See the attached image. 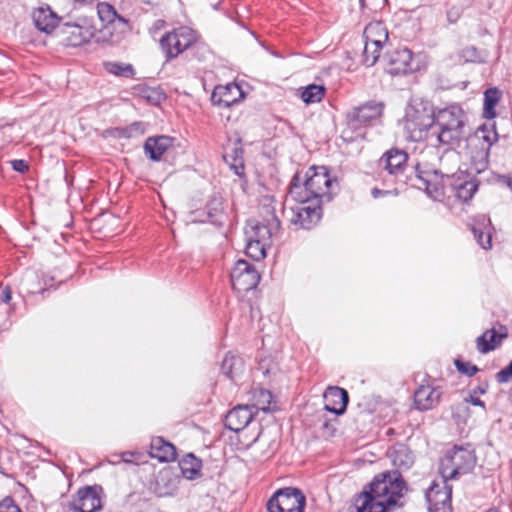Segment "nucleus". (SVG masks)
I'll return each mask as SVG.
<instances>
[{
	"mask_svg": "<svg viewBox=\"0 0 512 512\" xmlns=\"http://www.w3.org/2000/svg\"><path fill=\"white\" fill-rule=\"evenodd\" d=\"M476 464L472 450L455 447L448 451L440 462V474L443 479H455L458 475L470 472Z\"/></svg>",
	"mask_w": 512,
	"mask_h": 512,
	"instance_id": "obj_6",
	"label": "nucleus"
},
{
	"mask_svg": "<svg viewBox=\"0 0 512 512\" xmlns=\"http://www.w3.org/2000/svg\"><path fill=\"white\" fill-rule=\"evenodd\" d=\"M501 93L497 88H489L484 93L483 116L486 119H493L496 116V105L500 100Z\"/></svg>",
	"mask_w": 512,
	"mask_h": 512,
	"instance_id": "obj_32",
	"label": "nucleus"
},
{
	"mask_svg": "<svg viewBox=\"0 0 512 512\" xmlns=\"http://www.w3.org/2000/svg\"><path fill=\"white\" fill-rule=\"evenodd\" d=\"M408 155L399 149H390L379 159V167L391 178V182L404 183V171L407 166Z\"/></svg>",
	"mask_w": 512,
	"mask_h": 512,
	"instance_id": "obj_13",
	"label": "nucleus"
},
{
	"mask_svg": "<svg viewBox=\"0 0 512 512\" xmlns=\"http://www.w3.org/2000/svg\"><path fill=\"white\" fill-rule=\"evenodd\" d=\"M508 336V330L500 326L498 330H486L476 340L477 349L481 353H488L499 347L502 341Z\"/></svg>",
	"mask_w": 512,
	"mask_h": 512,
	"instance_id": "obj_23",
	"label": "nucleus"
},
{
	"mask_svg": "<svg viewBox=\"0 0 512 512\" xmlns=\"http://www.w3.org/2000/svg\"><path fill=\"white\" fill-rule=\"evenodd\" d=\"M384 61L385 70L391 75L407 74L419 69L412 52L406 47L396 48L387 53Z\"/></svg>",
	"mask_w": 512,
	"mask_h": 512,
	"instance_id": "obj_11",
	"label": "nucleus"
},
{
	"mask_svg": "<svg viewBox=\"0 0 512 512\" xmlns=\"http://www.w3.org/2000/svg\"><path fill=\"white\" fill-rule=\"evenodd\" d=\"M441 396L440 388L422 385L414 393V403L416 408L421 411L430 410L439 404Z\"/></svg>",
	"mask_w": 512,
	"mask_h": 512,
	"instance_id": "obj_20",
	"label": "nucleus"
},
{
	"mask_svg": "<svg viewBox=\"0 0 512 512\" xmlns=\"http://www.w3.org/2000/svg\"><path fill=\"white\" fill-rule=\"evenodd\" d=\"M106 70L116 76L131 77L133 75V67L130 64H121L117 62H109L105 64Z\"/></svg>",
	"mask_w": 512,
	"mask_h": 512,
	"instance_id": "obj_41",
	"label": "nucleus"
},
{
	"mask_svg": "<svg viewBox=\"0 0 512 512\" xmlns=\"http://www.w3.org/2000/svg\"><path fill=\"white\" fill-rule=\"evenodd\" d=\"M464 403L465 404H471V405H474V406H479V407L485 409V403L482 400H480L479 398L474 397L472 395L466 397L464 399Z\"/></svg>",
	"mask_w": 512,
	"mask_h": 512,
	"instance_id": "obj_50",
	"label": "nucleus"
},
{
	"mask_svg": "<svg viewBox=\"0 0 512 512\" xmlns=\"http://www.w3.org/2000/svg\"><path fill=\"white\" fill-rule=\"evenodd\" d=\"M434 114L435 110L428 103L413 101L406 109L403 123L406 138L415 142H431Z\"/></svg>",
	"mask_w": 512,
	"mask_h": 512,
	"instance_id": "obj_5",
	"label": "nucleus"
},
{
	"mask_svg": "<svg viewBox=\"0 0 512 512\" xmlns=\"http://www.w3.org/2000/svg\"><path fill=\"white\" fill-rule=\"evenodd\" d=\"M150 455L162 462H170L176 459V449L170 442L162 437H154L150 444Z\"/></svg>",
	"mask_w": 512,
	"mask_h": 512,
	"instance_id": "obj_28",
	"label": "nucleus"
},
{
	"mask_svg": "<svg viewBox=\"0 0 512 512\" xmlns=\"http://www.w3.org/2000/svg\"><path fill=\"white\" fill-rule=\"evenodd\" d=\"M459 156L454 150L447 151L440 158L439 169L430 170L431 172H438V176L442 181H453L459 175Z\"/></svg>",
	"mask_w": 512,
	"mask_h": 512,
	"instance_id": "obj_26",
	"label": "nucleus"
},
{
	"mask_svg": "<svg viewBox=\"0 0 512 512\" xmlns=\"http://www.w3.org/2000/svg\"><path fill=\"white\" fill-rule=\"evenodd\" d=\"M146 130V125L143 122H134L123 130V135L126 138H132L143 135Z\"/></svg>",
	"mask_w": 512,
	"mask_h": 512,
	"instance_id": "obj_43",
	"label": "nucleus"
},
{
	"mask_svg": "<svg viewBox=\"0 0 512 512\" xmlns=\"http://www.w3.org/2000/svg\"><path fill=\"white\" fill-rule=\"evenodd\" d=\"M405 490L398 471L380 473L374 477L369 490L354 499L352 508L355 512H389L399 505Z\"/></svg>",
	"mask_w": 512,
	"mask_h": 512,
	"instance_id": "obj_1",
	"label": "nucleus"
},
{
	"mask_svg": "<svg viewBox=\"0 0 512 512\" xmlns=\"http://www.w3.org/2000/svg\"><path fill=\"white\" fill-rule=\"evenodd\" d=\"M325 87L323 85L310 84L303 88L301 92V99L306 104H313L320 102L325 95Z\"/></svg>",
	"mask_w": 512,
	"mask_h": 512,
	"instance_id": "obj_35",
	"label": "nucleus"
},
{
	"mask_svg": "<svg viewBox=\"0 0 512 512\" xmlns=\"http://www.w3.org/2000/svg\"><path fill=\"white\" fill-rule=\"evenodd\" d=\"M496 378L499 383H506L512 378V370L507 366L497 373Z\"/></svg>",
	"mask_w": 512,
	"mask_h": 512,
	"instance_id": "obj_46",
	"label": "nucleus"
},
{
	"mask_svg": "<svg viewBox=\"0 0 512 512\" xmlns=\"http://www.w3.org/2000/svg\"><path fill=\"white\" fill-rule=\"evenodd\" d=\"M198 39L197 33L190 27L181 26L165 33L160 46L168 59L178 57Z\"/></svg>",
	"mask_w": 512,
	"mask_h": 512,
	"instance_id": "obj_7",
	"label": "nucleus"
},
{
	"mask_svg": "<svg viewBox=\"0 0 512 512\" xmlns=\"http://www.w3.org/2000/svg\"><path fill=\"white\" fill-rule=\"evenodd\" d=\"M11 165H12L13 170L20 172V173H25L29 169L28 163L22 159L13 160L11 162Z\"/></svg>",
	"mask_w": 512,
	"mask_h": 512,
	"instance_id": "obj_48",
	"label": "nucleus"
},
{
	"mask_svg": "<svg viewBox=\"0 0 512 512\" xmlns=\"http://www.w3.org/2000/svg\"><path fill=\"white\" fill-rule=\"evenodd\" d=\"M223 373L231 379H234L243 372L244 364L240 357L235 355H226L221 367Z\"/></svg>",
	"mask_w": 512,
	"mask_h": 512,
	"instance_id": "obj_33",
	"label": "nucleus"
},
{
	"mask_svg": "<svg viewBox=\"0 0 512 512\" xmlns=\"http://www.w3.org/2000/svg\"><path fill=\"white\" fill-rule=\"evenodd\" d=\"M508 367L510 368V370H512V361L510 362V364L508 365Z\"/></svg>",
	"mask_w": 512,
	"mask_h": 512,
	"instance_id": "obj_53",
	"label": "nucleus"
},
{
	"mask_svg": "<svg viewBox=\"0 0 512 512\" xmlns=\"http://www.w3.org/2000/svg\"><path fill=\"white\" fill-rule=\"evenodd\" d=\"M454 364L461 374L467 375L469 377L475 375L478 372L477 366L470 362L456 359Z\"/></svg>",
	"mask_w": 512,
	"mask_h": 512,
	"instance_id": "obj_42",
	"label": "nucleus"
},
{
	"mask_svg": "<svg viewBox=\"0 0 512 512\" xmlns=\"http://www.w3.org/2000/svg\"><path fill=\"white\" fill-rule=\"evenodd\" d=\"M11 289L9 287H5L2 291H1V300L4 302V303H8L12 296H11Z\"/></svg>",
	"mask_w": 512,
	"mask_h": 512,
	"instance_id": "obj_52",
	"label": "nucleus"
},
{
	"mask_svg": "<svg viewBox=\"0 0 512 512\" xmlns=\"http://www.w3.org/2000/svg\"><path fill=\"white\" fill-rule=\"evenodd\" d=\"M387 456L397 469L407 470L413 464V455L407 446L404 444H397L389 449Z\"/></svg>",
	"mask_w": 512,
	"mask_h": 512,
	"instance_id": "obj_29",
	"label": "nucleus"
},
{
	"mask_svg": "<svg viewBox=\"0 0 512 512\" xmlns=\"http://www.w3.org/2000/svg\"><path fill=\"white\" fill-rule=\"evenodd\" d=\"M279 227L280 221L274 213H271L268 224L260 223L254 219L249 220L245 227V236L248 239L259 240L264 243V245L270 246L271 238L278 231Z\"/></svg>",
	"mask_w": 512,
	"mask_h": 512,
	"instance_id": "obj_16",
	"label": "nucleus"
},
{
	"mask_svg": "<svg viewBox=\"0 0 512 512\" xmlns=\"http://www.w3.org/2000/svg\"><path fill=\"white\" fill-rule=\"evenodd\" d=\"M449 189L456 198L463 202L469 201L478 189V183L464 172L449 183Z\"/></svg>",
	"mask_w": 512,
	"mask_h": 512,
	"instance_id": "obj_19",
	"label": "nucleus"
},
{
	"mask_svg": "<svg viewBox=\"0 0 512 512\" xmlns=\"http://www.w3.org/2000/svg\"><path fill=\"white\" fill-rule=\"evenodd\" d=\"M230 279L234 290L246 292L257 286L260 276L251 264L240 259L232 268Z\"/></svg>",
	"mask_w": 512,
	"mask_h": 512,
	"instance_id": "obj_12",
	"label": "nucleus"
},
{
	"mask_svg": "<svg viewBox=\"0 0 512 512\" xmlns=\"http://www.w3.org/2000/svg\"><path fill=\"white\" fill-rule=\"evenodd\" d=\"M461 58L465 62H481L483 60L478 50L473 46L464 48L461 51Z\"/></svg>",
	"mask_w": 512,
	"mask_h": 512,
	"instance_id": "obj_44",
	"label": "nucleus"
},
{
	"mask_svg": "<svg viewBox=\"0 0 512 512\" xmlns=\"http://www.w3.org/2000/svg\"><path fill=\"white\" fill-rule=\"evenodd\" d=\"M295 181L289 191L294 201L322 204L324 201H330L338 188L337 179L332 177L324 166L309 168L302 184L298 183V176L295 177Z\"/></svg>",
	"mask_w": 512,
	"mask_h": 512,
	"instance_id": "obj_2",
	"label": "nucleus"
},
{
	"mask_svg": "<svg viewBox=\"0 0 512 512\" xmlns=\"http://www.w3.org/2000/svg\"><path fill=\"white\" fill-rule=\"evenodd\" d=\"M296 204L289 207L290 222L302 229L313 228L321 218V204L315 202L295 201Z\"/></svg>",
	"mask_w": 512,
	"mask_h": 512,
	"instance_id": "obj_10",
	"label": "nucleus"
},
{
	"mask_svg": "<svg viewBox=\"0 0 512 512\" xmlns=\"http://www.w3.org/2000/svg\"><path fill=\"white\" fill-rule=\"evenodd\" d=\"M97 15L103 25L112 23L116 17V11L113 6L102 2L97 5Z\"/></svg>",
	"mask_w": 512,
	"mask_h": 512,
	"instance_id": "obj_40",
	"label": "nucleus"
},
{
	"mask_svg": "<svg viewBox=\"0 0 512 512\" xmlns=\"http://www.w3.org/2000/svg\"><path fill=\"white\" fill-rule=\"evenodd\" d=\"M268 247V245H264V243L259 240L246 238L245 252L249 257L256 261L266 257V249Z\"/></svg>",
	"mask_w": 512,
	"mask_h": 512,
	"instance_id": "obj_36",
	"label": "nucleus"
},
{
	"mask_svg": "<svg viewBox=\"0 0 512 512\" xmlns=\"http://www.w3.org/2000/svg\"><path fill=\"white\" fill-rule=\"evenodd\" d=\"M171 145L172 139L168 136L150 137L144 144V150L151 160L158 161Z\"/></svg>",
	"mask_w": 512,
	"mask_h": 512,
	"instance_id": "obj_30",
	"label": "nucleus"
},
{
	"mask_svg": "<svg viewBox=\"0 0 512 512\" xmlns=\"http://www.w3.org/2000/svg\"><path fill=\"white\" fill-rule=\"evenodd\" d=\"M304 494L297 488L287 487L276 491L267 503L269 512H303Z\"/></svg>",
	"mask_w": 512,
	"mask_h": 512,
	"instance_id": "obj_9",
	"label": "nucleus"
},
{
	"mask_svg": "<svg viewBox=\"0 0 512 512\" xmlns=\"http://www.w3.org/2000/svg\"><path fill=\"white\" fill-rule=\"evenodd\" d=\"M201 463L194 456H189V459H185L181 463V470L183 475L187 479H194L200 473Z\"/></svg>",
	"mask_w": 512,
	"mask_h": 512,
	"instance_id": "obj_38",
	"label": "nucleus"
},
{
	"mask_svg": "<svg viewBox=\"0 0 512 512\" xmlns=\"http://www.w3.org/2000/svg\"><path fill=\"white\" fill-rule=\"evenodd\" d=\"M496 378L499 383H506L512 378V370L507 366L497 373Z\"/></svg>",
	"mask_w": 512,
	"mask_h": 512,
	"instance_id": "obj_47",
	"label": "nucleus"
},
{
	"mask_svg": "<svg viewBox=\"0 0 512 512\" xmlns=\"http://www.w3.org/2000/svg\"><path fill=\"white\" fill-rule=\"evenodd\" d=\"M95 28L92 26L84 27L79 24L71 26L69 32V42L73 46H80L90 41L94 37Z\"/></svg>",
	"mask_w": 512,
	"mask_h": 512,
	"instance_id": "obj_31",
	"label": "nucleus"
},
{
	"mask_svg": "<svg viewBox=\"0 0 512 512\" xmlns=\"http://www.w3.org/2000/svg\"><path fill=\"white\" fill-rule=\"evenodd\" d=\"M383 108L384 105L382 102L369 101L355 108L351 117L359 124L367 125L378 120L382 116Z\"/></svg>",
	"mask_w": 512,
	"mask_h": 512,
	"instance_id": "obj_25",
	"label": "nucleus"
},
{
	"mask_svg": "<svg viewBox=\"0 0 512 512\" xmlns=\"http://www.w3.org/2000/svg\"><path fill=\"white\" fill-rule=\"evenodd\" d=\"M466 114L461 106L449 105L435 110L431 143L454 148L465 138Z\"/></svg>",
	"mask_w": 512,
	"mask_h": 512,
	"instance_id": "obj_3",
	"label": "nucleus"
},
{
	"mask_svg": "<svg viewBox=\"0 0 512 512\" xmlns=\"http://www.w3.org/2000/svg\"><path fill=\"white\" fill-rule=\"evenodd\" d=\"M372 196L373 198H379L381 196H386V195H398V189L397 188H394L392 190H383V189H378V188H374L372 190Z\"/></svg>",
	"mask_w": 512,
	"mask_h": 512,
	"instance_id": "obj_49",
	"label": "nucleus"
},
{
	"mask_svg": "<svg viewBox=\"0 0 512 512\" xmlns=\"http://www.w3.org/2000/svg\"><path fill=\"white\" fill-rule=\"evenodd\" d=\"M250 407L264 412L273 411L275 407L272 405V394L264 389L255 390L253 393V403Z\"/></svg>",
	"mask_w": 512,
	"mask_h": 512,
	"instance_id": "obj_34",
	"label": "nucleus"
},
{
	"mask_svg": "<svg viewBox=\"0 0 512 512\" xmlns=\"http://www.w3.org/2000/svg\"><path fill=\"white\" fill-rule=\"evenodd\" d=\"M253 416L250 405H239L228 412L225 423L228 429L239 432L252 421Z\"/></svg>",
	"mask_w": 512,
	"mask_h": 512,
	"instance_id": "obj_22",
	"label": "nucleus"
},
{
	"mask_svg": "<svg viewBox=\"0 0 512 512\" xmlns=\"http://www.w3.org/2000/svg\"><path fill=\"white\" fill-rule=\"evenodd\" d=\"M0 512H22L14 501L7 497L0 502Z\"/></svg>",
	"mask_w": 512,
	"mask_h": 512,
	"instance_id": "obj_45",
	"label": "nucleus"
},
{
	"mask_svg": "<svg viewBox=\"0 0 512 512\" xmlns=\"http://www.w3.org/2000/svg\"><path fill=\"white\" fill-rule=\"evenodd\" d=\"M102 488L100 486H87L77 492L71 503L75 512H94L102 507Z\"/></svg>",
	"mask_w": 512,
	"mask_h": 512,
	"instance_id": "obj_15",
	"label": "nucleus"
},
{
	"mask_svg": "<svg viewBox=\"0 0 512 512\" xmlns=\"http://www.w3.org/2000/svg\"><path fill=\"white\" fill-rule=\"evenodd\" d=\"M442 478L441 483L434 482L426 492L429 512H450L451 487Z\"/></svg>",
	"mask_w": 512,
	"mask_h": 512,
	"instance_id": "obj_14",
	"label": "nucleus"
},
{
	"mask_svg": "<svg viewBox=\"0 0 512 512\" xmlns=\"http://www.w3.org/2000/svg\"><path fill=\"white\" fill-rule=\"evenodd\" d=\"M472 232L477 243L485 250L491 249V220L485 215H480L475 219L472 226Z\"/></svg>",
	"mask_w": 512,
	"mask_h": 512,
	"instance_id": "obj_27",
	"label": "nucleus"
},
{
	"mask_svg": "<svg viewBox=\"0 0 512 512\" xmlns=\"http://www.w3.org/2000/svg\"><path fill=\"white\" fill-rule=\"evenodd\" d=\"M365 46L363 63L373 66L380 56V51L388 41V31L381 21H372L364 29Z\"/></svg>",
	"mask_w": 512,
	"mask_h": 512,
	"instance_id": "obj_8",
	"label": "nucleus"
},
{
	"mask_svg": "<svg viewBox=\"0 0 512 512\" xmlns=\"http://www.w3.org/2000/svg\"><path fill=\"white\" fill-rule=\"evenodd\" d=\"M274 365L267 363L266 359H263L259 363V369L263 372V374H270L274 371Z\"/></svg>",
	"mask_w": 512,
	"mask_h": 512,
	"instance_id": "obj_51",
	"label": "nucleus"
},
{
	"mask_svg": "<svg viewBox=\"0 0 512 512\" xmlns=\"http://www.w3.org/2000/svg\"><path fill=\"white\" fill-rule=\"evenodd\" d=\"M33 22L38 30L51 33L58 25L60 18L47 5L36 8L32 14Z\"/></svg>",
	"mask_w": 512,
	"mask_h": 512,
	"instance_id": "obj_24",
	"label": "nucleus"
},
{
	"mask_svg": "<svg viewBox=\"0 0 512 512\" xmlns=\"http://www.w3.org/2000/svg\"><path fill=\"white\" fill-rule=\"evenodd\" d=\"M243 98V92L239 85L228 83L226 85H218L212 92L211 101L214 105L220 107H230Z\"/></svg>",
	"mask_w": 512,
	"mask_h": 512,
	"instance_id": "obj_18",
	"label": "nucleus"
},
{
	"mask_svg": "<svg viewBox=\"0 0 512 512\" xmlns=\"http://www.w3.org/2000/svg\"><path fill=\"white\" fill-rule=\"evenodd\" d=\"M416 170L427 195L435 201H441L446 189L449 188V181H442L441 177L438 176V172L420 170L419 165H417Z\"/></svg>",
	"mask_w": 512,
	"mask_h": 512,
	"instance_id": "obj_17",
	"label": "nucleus"
},
{
	"mask_svg": "<svg viewBox=\"0 0 512 512\" xmlns=\"http://www.w3.org/2000/svg\"><path fill=\"white\" fill-rule=\"evenodd\" d=\"M325 409L329 412L341 415L345 412L348 403L347 392L337 386L326 389L323 395Z\"/></svg>",
	"mask_w": 512,
	"mask_h": 512,
	"instance_id": "obj_21",
	"label": "nucleus"
},
{
	"mask_svg": "<svg viewBox=\"0 0 512 512\" xmlns=\"http://www.w3.org/2000/svg\"><path fill=\"white\" fill-rule=\"evenodd\" d=\"M205 213H206V218H203V219L194 218L193 221L211 222L213 224L218 223L219 218L222 214L221 202L218 200H213L211 202L208 210Z\"/></svg>",
	"mask_w": 512,
	"mask_h": 512,
	"instance_id": "obj_39",
	"label": "nucleus"
},
{
	"mask_svg": "<svg viewBox=\"0 0 512 512\" xmlns=\"http://www.w3.org/2000/svg\"><path fill=\"white\" fill-rule=\"evenodd\" d=\"M497 141L498 133L494 124H483L466 138V154L476 173L487 169L490 149Z\"/></svg>",
	"mask_w": 512,
	"mask_h": 512,
	"instance_id": "obj_4",
	"label": "nucleus"
},
{
	"mask_svg": "<svg viewBox=\"0 0 512 512\" xmlns=\"http://www.w3.org/2000/svg\"><path fill=\"white\" fill-rule=\"evenodd\" d=\"M224 159L228 162L231 160V166L235 170L237 175H241L244 169L243 166V151L239 147H233L231 149H226L224 154Z\"/></svg>",
	"mask_w": 512,
	"mask_h": 512,
	"instance_id": "obj_37",
	"label": "nucleus"
}]
</instances>
